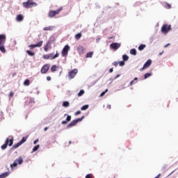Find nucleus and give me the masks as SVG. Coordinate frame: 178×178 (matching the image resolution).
I'll list each match as a JSON object with an SVG mask.
<instances>
[{
  "label": "nucleus",
  "mask_w": 178,
  "mask_h": 178,
  "mask_svg": "<svg viewBox=\"0 0 178 178\" xmlns=\"http://www.w3.org/2000/svg\"><path fill=\"white\" fill-rule=\"evenodd\" d=\"M5 42H6V35L5 34L0 35V51L2 54L6 52V49L5 48Z\"/></svg>",
  "instance_id": "f257e3e1"
},
{
  "label": "nucleus",
  "mask_w": 178,
  "mask_h": 178,
  "mask_svg": "<svg viewBox=\"0 0 178 178\" xmlns=\"http://www.w3.org/2000/svg\"><path fill=\"white\" fill-rule=\"evenodd\" d=\"M22 5L26 9H29L30 8L37 6L38 4L34 1V0H27V1L24 2Z\"/></svg>",
  "instance_id": "f03ea898"
},
{
  "label": "nucleus",
  "mask_w": 178,
  "mask_h": 178,
  "mask_svg": "<svg viewBox=\"0 0 178 178\" xmlns=\"http://www.w3.org/2000/svg\"><path fill=\"white\" fill-rule=\"evenodd\" d=\"M170 30H172V26L169 25V24H163L161 27V33H163V34H167L168 33H169V31H170Z\"/></svg>",
  "instance_id": "7ed1b4c3"
},
{
  "label": "nucleus",
  "mask_w": 178,
  "mask_h": 178,
  "mask_svg": "<svg viewBox=\"0 0 178 178\" xmlns=\"http://www.w3.org/2000/svg\"><path fill=\"white\" fill-rule=\"evenodd\" d=\"M59 56V53H58V51H56V54L54 56L53 54H45L43 55V59H51L53 60V59H56Z\"/></svg>",
  "instance_id": "20e7f679"
},
{
  "label": "nucleus",
  "mask_w": 178,
  "mask_h": 178,
  "mask_svg": "<svg viewBox=\"0 0 178 178\" xmlns=\"http://www.w3.org/2000/svg\"><path fill=\"white\" fill-rule=\"evenodd\" d=\"M62 7H60V8L57 9L56 10H51L49 12V17H55V16H56V15H59V13H60V12H62Z\"/></svg>",
  "instance_id": "39448f33"
},
{
  "label": "nucleus",
  "mask_w": 178,
  "mask_h": 178,
  "mask_svg": "<svg viewBox=\"0 0 178 178\" xmlns=\"http://www.w3.org/2000/svg\"><path fill=\"white\" fill-rule=\"evenodd\" d=\"M23 163V158L22 156H19L18 159H17L13 164L10 165L11 169H13L14 168H16L17 165H22Z\"/></svg>",
  "instance_id": "423d86ee"
},
{
  "label": "nucleus",
  "mask_w": 178,
  "mask_h": 178,
  "mask_svg": "<svg viewBox=\"0 0 178 178\" xmlns=\"http://www.w3.org/2000/svg\"><path fill=\"white\" fill-rule=\"evenodd\" d=\"M84 119V116H82L81 118H78L76 120H74L67 125V128L70 129V127H73V126H76L79 123V122H81Z\"/></svg>",
  "instance_id": "0eeeda50"
},
{
  "label": "nucleus",
  "mask_w": 178,
  "mask_h": 178,
  "mask_svg": "<svg viewBox=\"0 0 178 178\" xmlns=\"http://www.w3.org/2000/svg\"><path fill=\"white\" fill-rule=\"evenodd\" d=\"M79 73V70L77 69L72 70L70 72H68V79L69 80H72L76 77V74Z\"/></svg>",
  "instance_id": "6e6552de"
},
{
  "label": "nucleus",
  "mask_w": 178,
  "mask_h": 178,
  "mask_svg": "<svg viewBox=\"0 0 178 178\" xmlns=\"http://www.w3.org/2000/svg\"><path fill=\"white\" fill-rule=\"evenodd\" d=\"M8 144H9V147H12V145H13V139L7 138L6 140L5 144L1 146V149H6V148H8Z\"/></svg>",
  "instance_id": "1a4fd4ad"
},
{
  "label": "nucleus",
  "mask_w": 178,
  "mask_h": 178,
  "mask_svg": "<svg viewBox=\"0 0 178 178\" xmlns=\"http://www.w3.org/2000/svg\"><path fill=\"white\" fill-rule=\"evenodd\" d=\"M69 51H70V47L68 44H66L61 51L62 56H67Z\"/></svg>",
  "instance_id": "9d476101"
},
{
  "label": "nucleus",
  "mask_w": 178,
  "mask_h": 178,
  "mask_svg": "<svg viewBox=\"0 0 178 178\" xmlns=\"http://www.w3.org/2000/svg\"><path fill=\"white\" fill-rule=\"evenodd\" d=\"M26 141H27V137H23L22 139L19 143L13 145V148H15V149L19 148V147H20L22 144H24Z\"/></svg>",
  "instance_id": "9b49d317"
},
{
  "label": "nucleus",
  "mask_w": 178,
  "mask_h": 178,
  "mask_svg": "<svg viewBox=\"0 0 178 178\" xmlns=\"http://www.w3.org/2000/svg\"><path fill=\"white\" fill-rule=\"evenodd\" d=\"M43 43H44V42L42 40H41L35 44L29 45V48H30V49H34V48H40V47H42Z\"/></svg>",
  "instance_id": "f8f14e48"
},
{
  "label": "nucleus",
  "mask_w": 178,
  "mask_h": 178,
  "mask_svg": "<svg viewBox=\"0 0 178 178\" xmlns=\"http://www.w3.org/2000/svg\"><path fill=\"white\" fill-rule=\"evenodd\" d=\"M152 63V60L151 59H149L147 60V62L144 64L143 67L140 68V72H143L145 69H147V67H149Z\"/></svg>",
  "instance_id": "ddd939ff"
},
{
  "label": "nucleus",
  "mask_w": 178,
  "mask_h": 178,
  "mask_svg": "<svg viewBox=\"0 0 178 178\" xmlns=\"http://www.w3.org/2000/svg\"><path fill=\"white\" fill-rule=\"evenodd\" d=\"M49 70V65L48 64H45L41 69L40 72L42 74H45Z\"/></svg>",
  "instance_id": "4468645a"
},
{
  "label": "nucleus",
  "mask_w": 178,
  "mask_h": 178,
  "mask_svg": "<svg viewBox=\"0 0 178 178\" xmlns=\"http://www.w3.org/2000/svg\"><path fill=\"white\" fill-rule=\"evenodd\" d=\"M110 47L115 50L119 49L120 48V43H112L110 44Z\"/></svg>",
  "instance_id": "2eb2a0df"
},
{
  "label": "nucleus",
  "mask_w": 178,
  "mask_h": 178,
  "mask_svg": "<svg viewBox=\"0 0 178 178\" xmlns=\"http://www.w3.org/2000/svg\"><path fill=\"white\" fill-rule=\"evenodd\" d=\"M78 53L79 55H83V54H85L86 49H84V47L83 46H79L77 48Z\"/></svg>",
  "instance_id": "dca6fc26"
},
{
  "label": "nucleus",
  "mask_w": 178,
  "mask_h": 178,
  "mask_svg": "<svg viewBox=\"0 0 178 178\" xmlns=\"http://www.w3.org/2000/svg\"><path fill=\"white\" fill-rule=\"evenodd\" d=\"M9 175H10V172H6L2 173L1 175H0V178H5V177H8V176H9Z\"/></svg>",
  "instance_id": "f3484780"
},
{
  "label": "nucleus",
  "mask_w": 178,
  "mask_h": 178,
  "mask_svg": "<svg viewBox=\"0 0 178 178\" xmlns=\"http://www.w3.org/2000/svg\"><path fill=\"white\" fill-rule=\"evenodd\" d=\"M23 19H24V17H23V15H18L17 16L16 20L17 22H23Z\"/></svg>",
  "instance_id": "a211bd4d"
},
{
  "label": "nucleus",
  "mask_w": 178,
  "mask_h": 178,
  "mask_svg": "<svg viewBox=\"0 0 178 178\" xmlns=\"http://www.w3.org/2000/svg\"><path fill=\"white\" fill-rule=\"evenodd\" d=\"M44 31H52L54 30V26H46L43 29Z\"/></svg>",
  "instance_id": "6ab92c4d"
},
{
  "label": "nucleus",
  "mask_w": 178,
  "mask_h": 178,
  "mask_svg": "<svg viewBox=\"0 0 178 178\" xmlns=\"http://www.w3.org/2000/svg\"><path fill=\"white\" fill-rule=\"evenodd\" d=\"M92 55H94V51H90L86 54V58H92Z\"/></svg>",
  "instance_id": "aec40b11"
},
{
  "label": "nucleus",
  "mask_w": 178,
  "mask_h": 178,
  "mask_svg": "<svg viewBox=\"0 0 178 178\" xmlns=\"http://www.w3.org/2000/svg\"><path fill=\"white\" fill-rule=\"evenodd\" d=\"M26 54H28V55H29V56H34V55H35V52H33L30 50H27Z\"/></svg>",
  "instance_id": "412c9836"
},
{
  "label": "nucleus",
  "mask_w": 178,
  "mask_h": 178,
  "mask_svg": "<svg viewBox=\"0 0 178 178\" xmlns=\"http://www.w3.org/2000/svg\"><path fill=\"white\" fill-rule=\"evenodd\" d=\"M130 54L131 55H137V50H136V49H132L130 50Z\"/></svg>",
  "instance_id": "4be33fe9"
},
{
  "label": "nucleus",
  "mask_w": 178,
  "mask_h": 178,
  "mask_svg": "<svg viewBox=\"0 0 178 178\" xmlns=\"http://www.w3.org/2000/svg\"><path fill=\"white\" fill-rule=\"evenodd\" d=\"M89 107L90 106L88 104L84 105L81 108V111H87V108Z\"/></svg>",
  "instance_id": "5701e85b"
},
{
  "label": "nucleus",
  "mask_w": 178,
  "mask_h": 178,
  "mask_svg": "<svg viewBox=\"0 0 178 178\" xmlns=\"http://www.w3.org/2000/svg\"><path fill=\"white\" fill-rule=\"evenodd\" d=\"M49 49V44L47 43V44L44 46V51L45 52H48Z\"/></svg>",
  "instance_id": "b1692460"
},
{
  "label": "nucleus",
  "mask_w": 178,
  "mask_h": 178,
  "mask_svg": "<svg viewBox=\"0 0 178 178\" xmlns=\"http://www.w3.org/2000/svg\"><path fill=\"white\" fill-rule=\"evenodd\" d=\"M58 70V66L56 65H53L51 68V72L54 73V72H56Z\"/></svg>",
  "instance_id": "393cba45"
},
{
  "label": "nucleus",
  "mask_w": 178,
  "mask_h": 178,
  "mask_svg": "<svg viewBox=\"0 0 178 178\" xmlns=\"http://www.w3.org/2000/svg\"><path fill=\"white\" fill-rule=\"evenodd\" d=\"M38 149H40V145H37L33 147V152H35L36 151H38Z\"/></svg>",
  "instance_id": "a878e982"
},
{
  "label": "nucleus",
  "mask_w": 178,
  "mask_h": 178,
  "mask_svg": "<svg viewBox=\"0 0 178 178\" xmlns=\"http://www.w3.org/2000/svg\"><path fill=\"white\" fill-rule=\"evenodd\" d=\"M70 105V104L69 103V102H64L63 103V106H64L65 108H67V106H69Z\"/></svg>",
  "instance_id": "bb28decb"
},
{
  "label": "nucleus",
  "mask_w": 178,
  "mask_h": 178,
  "mask_svg": "<svg viewBox=\"0 0 178 178\" xmlns=\"http://www.w3.org/2000/svg\"><path fill=\"white\" fill-rule=\"evenodd\" d=\"M146 45L145 44H140L139 47H138V50L139 51H143V49H144L145 48Z\"/></svg>",
  "instance_id": "cd10ccee"
},
{
  "label": "nucleus",
  "mask_w": 178,
  "mask_h": 178,
  "mask_svg": "<svg viewBox=\"0 0 178 178\" xmlns=\"http://www.w3.org/2000/svg\"><path fill=\"white\" fill-rule=\"evenodd\" d=\"M24 86H30V80L29 79H26L24 82Z\"/></svg>",
  "instance_id": "c85d7f7f"
},
{
  "label": "nucleus",
  "mask_w": 178,
  "mask_h": 178,
  "mask_svg": "<svg viewBox=\"0 0 178 178\" xmlns=\"http://www.w3.org/2000/svg\"><path fill=\"white\" fill-rule=\"evenodd\" d=\"M75 38H76V40H79V38H81V33H77L75 35Z\"/></svg>",
  "instance_id": "c756f323"
},
{
  "label": "nucleus",
  "mask_w": 178,
  "mask_h": 178,
  "mask_svg": "<svg viewBox=\"0 0 178 178\" xmlns=\"http://www.w3.org/2000/svg\"><path fill=\"white\" fill-rule=\"evenodd\" d=\"M122 59H123V60H124V61L129 60V56H127V55H123V56H122Z\"/></svg>",
  "instance_id": "7c9ffc66"
},
{
  "label": "nucleus",
  "mask_w": 178,
  "mask_h": 178,
  "mask_svg": "<svg viewBox=\"0 0 178 178\" xmlns=\"http://www.w3.org/2000/svg\"><path fill=\"white\" fill-rule=\"evenodd\" d=\"M84 90H81L80 92L78 93V97H81V95H83Z\"/></svg>",
  "instance_id": "2f4dec72"
},
{
  "label": "nucleus",
  "mask_w": 178,
  "mask_h": 178,
  "mask_svg": "<svg viewBox=\"0 0 178 178\" xmlns=\"http://www.w3.org/2000/svg\"><path fill=\"white\" fill-rule=\"evenodd\" d=\"M106 92H108V89H106L105 91L102 92L100 95V97H104Z\"/></svg>",
  "instance_id": "473e14b6"
},
{
  "label": "nucleus",
  "mask_w": 178,
  "mask_h": 178,
  "mask_svg": "<svg viewBox=\"0 0 178 178\" xmlns=\"http://www.w3.org/2000/svg\"><path fill=\"white\" fill-rule=\"evenodd\" d=\"M72 120V116L67 115L66 118L67 122H70Z\"/></svg>",
  "instance_id": "72a5a7b5"
},
{
  "label": "nucleus",
  "mask_w": 178,
  "mask_h": 178,
  "mask_svg": "<svg viewBox=\"0 0 178 178\" xmlns=\"http://www.w3.org/2000/svg\"><path fill=\"white\" fill-rule=\"evenodd\" d=\"M94 176H92V174H88L86 175L85 178H92Z\"/></svg>",
  "instance_id": "f704fd0d"
},
{
  "label": "nucleus",
  "mask_w": 178,
  "mask_h": 178,
  "mask_svg": "<svg viewBox=\"0 0 178 178\" xmlns=\"http://www.w3.org/2000/svg\"><path fill=\"white\" fill-rule=\"evenodd\" d=\"M151 76V74L150 73H146L145 74V79H148V77Z\"/></svg>",
  "instance_id": "c9c22d12"
},
{
  "label": "nucleus",
  "mask_w": 178,
  "mask_h": 178,
  "mask_svg": "<svg viewBox=\"0 0 178 178\" xmlns=\"http://www.w3.org/2000/svg\"><path fill=\"white\" fill-rule=\"evenodd\" d=\"M118 64L120 65V66H124V61L118 62Z\"/></svg>",
  "instance_id": "e433bc0d"
},
{
  "label": "nucleus",
  "mask_w": 178,
  "mask_h": 178,
  "mask_svg": "<svg viewBox=\"0 0 178 178\" xmlns=\"http://www.w3.org/2000/svg\"><path fill=\"white\" fill-rule=\"evenodd\" d=\"M113 66H115V67L119 65V62L118 61H115L114 63H113Z\"/></svg>",
  "instance_id": "4c0bfd02"
},
{
  "label": "nucleus",
  "mask_w": 178,
  "mask_h": 178,
  "mask_svg": "<svg viewBox=\"0 0 178 178\" xmlns=\"http://www.w3.org/2000/svg\"><path fill=\"white\" fill-rule=\"evenodd\" d=\"M13 95H15V93H14L13 92H10L9 93V97H10V98H12V97H13Z\"/></svg>",
  "instance_id": "58836bf2"
},
{
  "label": "nucleus",
  "mask_w": 178,
  "mask_h": 178,
  "mask_svg": "<svg viewBox=\"0 0 178 178\" xmlns=\"http://www.w3.org/2000/svg\"><path fill=\"white\" fill-rule=\"evenodd\" d=\"M81 113V111H78L75 113V116H77L78 115H80Z\"/></svg>",
  "instance_id": "ea45409f"
},
{
  "label": "nucleus",
  "mask_w": 178,
  "mask_h": 178,
  "mask_svg": "<svg viewBox=\"0 0 178 178\" xmlns=\"http://www.w3.org/2000/svg\"><path fill=\"white\" fill-rule=\"evenodd\" d=\"M67 120L62 121L61 124H67Z\"/></svg>",
  "instance_id": "a19ab883"
},
{
  "label": "nucleus",
  "mask_w": 178,
  "mask_h": 178,
  "mask_svg": "<svg viewBox=\"0 0 178 178\" xmlns=\"http://www.w3.org/2000/svg\"><path fill=\"white\" fill-rule=\"evenodd\" d=\"M38 141H40V140L36 139L35 140L33 141V144H37V143H38Z\"/></svg>",
  "instance_id": "79ce46f5"
},
{
  "label": "nucleus",
  "mask_w": 178,
  "mask_h": 178,
  "mask_svg": "<svg viewBox=\"0 0 178 178\" xmlns=\"http://www.w3.org/2000/svg\"><path fill=\"white\" fill-rule=\"evenodd\" d=\"M47 81H51V76H47Z\"/></svg>",
  "instance_id": "37998d69"
},
{
  "label": "nucleus",
  "mask_w": 178,
  "mask_h": 178,
  "mask_svg": "<svg viewBox=\"0 0 178 178\" xmlns=\"http://www.w3.org/2000/svg\"><path fill=\"white\" fill-rule=\"evenodd\" d=\"M133 84H134V80H132V81L130 82V86H133Z\"/></svg>",
  "instance_id": "c03bdc74"
},
{
  "label": "nucleus",
  "mask_w": 178,
  "mask_h": 178,
  "mask_svg": "<svg viewBox=\"0 0 178 178\" xmlns=\"http://www.w3.org/2000/svg\"><path fill=\"white\" fill-rule=\"evenodd\" d=\"M167 6H168V9H170L172 8V6L170 4H167Z\"/></svg>",
  "instance_id": "a18cd8bd"
},
{
  "label": "nucleus",
  "mask_w": 178,
  "mask_h": 178,
  "mask_svg": "<svg viewBox=\"0 0 178 178\" xmlns=\"http://www.w3.org/2000/svg\"><path fill=\"white\" fill-rule=\"evenodd\" d=\"M113 72V68H111L110 70H109V72L110 73H112Z\"/></svg>",
  "instance_id": "49530a36"
},
{
  "label": "nucleus",
  "mask_w": 178,
  "mask_h": 178,
  "mask_svg": "<svg viewBox=\"0 0 178 178\" xmlns=\"http://www.w3.org/2000/svg\"><path fill=\"white\" fill-rule=\"evenodd\" d=\"M165 169H166V165L162 167V170H165Z\"/></svg>",
  "instance_id": "de8ad7c7"
},
{
  "label": "nucleus",
  "mask_w": 178,
  "mask_h": 178,
  "mask_svg": "<svg viewBox=\"0 0 178 178\" xmlns=\"http://www.w3.org/2000/svg\"><path fill=\"white\" fill-rule=\"evenodd\" d=\"M169 45H170V44H168L165 46H164V48H166L167 47H169Z\"/></svg>",
  "instance_id": "09e8293b"
},
{
  "label": "nucleus",
  "mask_w": 178,
  "mask_h": 178,
  "mask_svg": "<svg viewBox=\"0 0 178 178\" xmlns=\"http://www.w3.org/2000/svg\"><path fill=\"white\" fill-rule=\"evenodd\" d=\"M120 74H118V75H117L115 77V79H118V77H120Z\"/></svg>",
  "instance_id": "8fccbe9b"
},
{
  "label": "nucleus",
  "mask_w": 178,
  "mask_h": 178,
  "mask_svg": "<svg viewBox=\"0 0 178 178\" xmlns=\"http://www.w3.org/2000/svg\"><path fill=\"white\" fill-rule=\"evenodd\" d=\"M136 80H138V78L135 77V78L134 79V81H136Z\"/></svg>",
  "instance_id": "3c124183"
},
{
  "label": "nucleus",
  "mask_w": 178,
  "mask_h": 178,
  "mask_svg": "<svg viewBox=\"0 0 178 178\" xmlns=\"http://www.w3.org/2000/svg\"><path fill=\"white\" fill-rule=\"evenodd\" d=\"M107 108H108V109H111V105H108V106H107Z\"/></svg>",
  "instance_id": "603ef678"
},
{
  "label": "nucleus",
  "mask_w": 178,
  "mask_h": 178,
  "mask_svg": "<svg viewBox=\"0 0 178 178\" xmlns=\"http://www.w3.org/2000/svg\"><path fill=\"white\" fill-rule=\"evenodd\" d=\"M47 130H48V127H47L44 128V131H47Z\"/></svg>",
  "instance_id": "864d4df0"
},
{
  "label": "nucleus",
  "mask_w": 178,
  "mask_h": 178,
  "mask_svg": "<svg viewBox=\"0 0 178 178\" xmlns=\"http://www.w3.org/2000/svg\"><path fill=\"white\" fill-rule=\"evenodd\" d=\"M31 102H34V99H31Z\"/></svg>",
  "instance_id": "5fc2aeb1"
},
{
  "label": "nucleus",
  "mask_w": 178,
  "mask_h": 178,
  "mask_svg": "<svg viewBox=\"0 0 178 178\" xmlns=\"http://www.w3.org/2000/svg\"><path fill=\"white\" fill-rule=\"evenodd\" d=\"M163 54V51H162L161 53L159 54V55H162Z\"/></svg>",
  "instance_id": "6e6d98bb"
},
{
  "label": "nucleus",
  "mask_w": 178,
  "mask_h": 178,
  "mask_svg": "<svg viewBox=\"0 0 178 178\" xmlns=\"http://www.w3.org/2000/svg\"><path fill=\"white\" fill-rule=\"evenodd\" d=\"M69 144H72V140H70V141L69 142Z\"/></svg>",
  "instance_id": "4d7b16f0"
},
{
  "label": "nucleus",
  "mask_w": 178,
  "mask_h": 178,
  "mask_svg": "<svg viewBox=\"0 0 178 178\" xmlns=\"http://www.w3.org/2000/svg\"><path fill=\"white\" fill-rule=\"evenodd\" d=\"M9 144H10V142H8V145H9Z\"/></svg>",
  "instance_id": "13d9d810"
},
{
  "label": "nucleus",
  "mask_w": 178,
  "mask_h": 178,
  "mask_svg": "<svg viewBox=\"0 0 178 178\" xmlns=\"http://www.w3.org/2000/svg\"><path fill=\"white\" fill-rule=\"evenodd\" d=\"M116 177L115 175H113V178H115Z\"/></svg>",
  "instance_id": "bf43d9fd"
}]
</instances>
